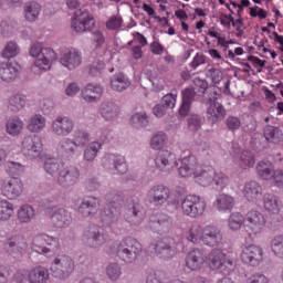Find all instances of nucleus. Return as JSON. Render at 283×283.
<instances>
[{"mask_svg":"<svg viewBox=\"0 0 283 283\" xmlns=\"http://www.w3.org/2000/svg\"><path fill=\"white\" fill-rule=\"evenodd\" d=\"M208 266L212 271H218L221 275H231L235 271V262L222 249L211 250L208 254Z\"/></svg>","mask_w":283,"mask_h":283,"instance_id":"obj_5","label":"nucleus"},{"mask_svg":"<svg viewBox=\"0 0 283 283\" xmlns=\"http://www.w3.org/2000/svg\"><path fill=\"white\" fill-rule=\"evenodd\" d=\"M149 249H154L156 255L161 260H171L174 258L176 251L171 249V245L165 241H158L156 243H151Z\"/></svg>","mask_w":283,"mask_h":283,"instance_id":"obj_36","label":"nucleus"},{"mask_svg":"<svg viewBox=\"0 0 283 283\" xmlns=\"http://www.w3.org/2000/svg\"><path fill=\"white\" fill-rule=\"evenodd\" d=\"M196 96H198V94L193 87H186L181 91V101L185 103H190L192 105L196 101Z\"/></svg>","mask_w":283,"mask_h":283,"instance_id":"obj_62","label":"nucleus"},{"mask_svg":"<svg viewBox=\"0 0 283 283\" xmlns=\"http://www.w3.org/2000/svg\"><path fill=\"white\" fill-rule=\"evenodd\" d=\"M59 249H61L59 238L48 233L38 234L32 242V251L39 253V255H50V253H54Z\"/></svg>","mask_w":283,"mask_h":283,"instance_id":"obj_8","label":"nucleus"},{"mask_svg":"<svg viewBox=\"0 0 283 283\" xmlns=\"http://www.w3.org/2000/svg\"><path fill=\"white\" fill-rule=\"evenodd\" d=\"M145 218V208H143L140 203H133L124 212V220H126V222L130 224V227H138L143 224Z\"/></svg>","mask_w":283,"mask_h":283,"instance_id":"obj_21","label":"nucleus"},{"mask_svg":"<svg viewBox=\"0 0 283 283\" xmlns=\"http://www.w3.org/2000/svg\"><path fill=\"white\" fill-rule=\"evenodd\" d=\"M52 132L55 136H70L74 132V120L67 116H57L52 122Z\"/></svg>","mask_w":283,"mask_h":283,"instance_id":"obj_24","label":"nucleus"},{"mask_svg":"<svg viewBox=\"0 0 283 283\" xmlns=\"http://www.w3.org/2000/svg\"><path fill=\"white\" fill-rule=\"evenodd\" d=\"M22 154L29 160H36L43 154V142L38 135L27 136L22 140Z\"/></svg>","mask_w":283,"mask_h":283,"instance_id":"obj_12","label":"nucleus"},{"mask_svg":"<svg viewBox=\"0 0 283 283\" xmlns=\"http://www.w3.org/2000/svg\"><path fill=\"white\" fill-rule=\"evenodd\" d=\"M46 123H48V120L45 119V117L43 115L35 114L30 117L27 127L32 134H41V132H43L45 129Z\"/></svg>","mask_w":283,"mask_h":283,"instance_id":"obj_43","label":"nucleus"},{"mask_svg":"<svg viewBox=\"0 0 283 283\" xmlns=\"http://www.w3.org/2000/svg\"><path fill=\"white\" fill-rule=\"evenodd\" d=\"M263 136L266 143H277L282 138V130L277 126L266 125L263 128Z\"/></svg>","mask_w":283,"mask_h":283,"instance_id":"obj_51","label":"nucleus"},{"mask_svg":"<svg viewBox=\"0 0 283 283\" xmlns=\"http://www.w3.org/2000/svg\"><path fill=\"white\" fill-rule=\"evenodd\" d=\"M43 167H44V171L49 174V176H55V174H57L59 176V171H61V169L65 167V164L61 163L56 158L51 157L44 160Z\"/></svg>","mask_w":283,"mask_h":283,"instance_id":"obj_48","label":"nucleus"},{"mask_svg":"<svg viewBox=\"0 0 283 283\" xmlns=\"http://www.w3.org/2000/svg\"><path fill=\"white\" fill-rule=\"evenodd\" d=\"M105 232L98 226H90L82 235V242L90 249H98L105 243Z\"/></svg>","mask_w":283,"mask_h":283,"instance_id":"obj_13","label":"nucleus"},{"mask_svg":"<svg viewBox=\"0 0 283 283\" xmlns=\"http://www.w3.org/2000/svg\"><path fill=\"white\" fill-rule=\"evenodd\" d=\"M203 231L200 224H193L185 232V238L191 244H200L202 242Z\"/></svg>","mask_w":283,"mask_h":283,"instance_id":"obj_45","label":"nucleus"},{"mask_svg":"<svg viewBox=\"0 0 283 283\" xmlns=\"http://www.w3.org/2000/svg\"><path fill=\"white\" fill-rule=\"evenodd\" d=\"M240 260L247 266H260L264 262V249L258 244H245L241 249Z\"/></svg>","mask_w":283,"mask_h":283,"instance_id":"obj_10","label":"nucleus"},{"mask_svg":"<svg viewBox=\"0 0 283 283\" xmlns=\"http://www.w3.org/2000/svg\"><path fill=\"white\" fill-rule=\"evenodd\" d=\"M146 283H169V279L167 277V273L163 271H155L148 273Z\"/></svg>","mask_w":283,"mask_h":283,"instance_id":"obj_59","label":"nucleus"},{"mask_svg":"<svg viewBox=\"0 0 283 283\" xmlns=\"http://www.w3.org/2000/svg\"><path fill=\"white\" fill-rule=\"evenodd\" d=\"M4 249L10 255H13V258H19V255H23V252L28 249V242H25V238L22 235H13L4 243Z\"/></svg>","mask_w":283,"mask_h":283,"instance_id":"obj_27","label":"nucleus"},{"mask_svg":"<svg viewBox=\"0 0 283 283\" xmlns=\"http://www.w3.org/2000/svg\"><path fill=\"white\" fill-rule=\"evenodd\" d=\"M22 107H25V96L15 94L9 98L8 108L11 112H21Z\"/></svg>","mask_w":283,"mask_h":283,"instance_id":"obj_55","label":"nucleus"},{"mask_svg":"<svg viewBox=\"0 0 283 283\" xmlns=\"http://www.w3.org/2000/svg\"><path fill=\"white\" fill-rule=\"evenodd\" d=\"M34 216H36V210H34L32 205L25 203L18 209V220L21 224L32 222V220H34Z\"/></svg>","mask_w":283,"mask_h":283,"instance_id":"obj_44","label":"nucleus"},{"mask_svg":"<svg viewBox=\"0 0 283 283\" xmlns=\"http://www.w3.org/2000/svg\"><path fill=\"white\" fill-rule=\"evenodd\" d=\"M202 123H205V118L198 114H191L188 117V127L190 132H198L202 127Z\"/></svg>","mask_w":283,"mask_h":283,"instance_id":"obj_60","label":"nucleus"},{"mask_svg":"<svg viewBox=\"0 0 283 283\" xmlns=\"http://www.w3.org/2000/svg\"><path fill=\"white\" fill-rule=\"evenodd\" d=\"M104 200L107 205L101 214V220L104 227H109L115 222H118L120 218V202L125 200V192L122 190L111 189L104 195Z\"/></svg>","mask_w":283,"mask_h":283,"instance_id":"obj_1","label":"nucleus"},{"mask_svg":"<svg viewBox=\"0 0 283 283\" xmlns=\"http://www.w3.org/2000/svg\"><path fill=\"white\" fill-rule=\"evenodd\" d=\"M207 256L205 255V250L196 248L186 254V269L189 271H200L205 266Z\"/></svg>","mask_w":283,"mask_h":283,"instance_id":"obj_22","label":"nucleus"},{"mask_svg":"<svg viewBox=\"0 0 283 283\" xmlns=\"http://www.w3.org/2000/svg\"><path fill=\"white\" fill-rule=\"evenodd\" d=\"M19 76V66L13 64L12 62H2L0 64V78L3 83H12V81H17Z\"/></svg>","mask_w":283,"mask_h":283,"instance_id":"obj_32","label":"nucleus"},{"mask_svg":"<svg viewBox=\"0 0 283 283\" xmlns=\"http://www.w3.org/2000/svg\"><path fill=\"white\" fill-rule=\"evenodd\" d=\"M264 227H266V218H264L262 212L250 210L245 214L244 231L248 233L249 238H258V235L264 231Z\"/></svg>","mask_w":283,"mask_h":283,"instance_id":"obj_9","label":"nucleus"},{"mask_svg":"<svg viewBox=\"0 0 283 283\" xmlns=\"http://www.w3.org/2000/svg\"><path fill=\"white\" fill-rule=\"evenodd\" d=\"M169 187L158 184L148 189L146 198L149 205L161 209V207H165L169 202Z\"/></svg>","mask_w":283,"mask_h":283,"instance_id":"obj_11","label":"nucleus"},{"mask_svg":"<svg viewBox=\"0 0 283 283\" xmlns=\"http://www.w3.org/2000/svg\"><path fill=\"white\" fill-rule=\"evenodd\" d=\"M51 222L56 229H67L72 224V212L64 208H59L51 214Z\"/></svg>","mask_w":283,"mask_h":283,"instance_id":"obj_28","label":"nucleus"},{"mask_svg":"<svg viewBox=\"0 0 283 283\" xmlns=\"http://www.w3.org/2000/svg\"><path fill=\"white\" fill-rule=\"evenodd\" d=\"M102 165L108 171H117V174H127V163L125 157L116 154H107L102 159Z\"/></svg>","mask_w":283,"mask_h":283,"instance_id":"obj_20","label":"nucleus"},{"mask_svg":"<svg viewBox=\"0 0 283 283\" xmlns=\"http://www.w3.org/2000/svg\"><path fill=\"white\" fill-rule=\"evenodd\" d=\"M242 195L248 202H258L262 199V186L258 181H248L243 186Z\"/></svg>","mask_w":283,"mask_h":283,"instance_id":"obj_30","label":"nucleus"},{"mask_svg":"<svg viewBox=\"0 0 283 283\" xmlns=\"http://www.w3.org/2000/svg\"><path fill=\"white\" fill-rule=\"evenodd\" d=\"M207 114L211 123H219L227 116V109L218 102V97H210L208 101Z\"/></svg>","mask_w":283,"mask_h":283,"instance_id":"obj_29","label":"nucleus"},{"mask_svg":"<svg viewBox=\"0 0 283 283\" xmlns=\"http://www.w3.org/2000/svg\"><path fill=\"white\" fill-rule=\"evenodd\" d=\"M234 163L241 169H252V167H255V155L251 150H243L234 156Z\"/></svg>","mask_w":283,"mask_h":283,"instance_id":"obj_37","label":"nucleus"},{"mask_svg":"<svg viewBox=\"0 0 283 283\" xmlns=\"http://www.w3.org/2000/svg\"><path fill=\"white\" fill-rule=\"evenodd\" d=\"M23 119H21L19 116H13L7 120L6 124V132L9 134V136L17 137L21 132H23L24 127Z\"/></svg>","mask_w":283,"mask_h":283,"instance_id":"obj_42","label":"nucleus"},{"mask_svg":"<svg viewBox=\"0 0 283 283\" xmlns=\"http://www.w3.org/2000/svg\"><path fill=\"white\" fill-rule=\"evenodd\" d=\"M222 230L214 226H208L203 229L202 241L206 247H220L222 244Z\"/></svg>","mask_w":283,"mask_h":283,"instance_id":"obj_25","label":"nucleus"},{"mask_svg":"<svg viewBox=\"0 0 283 283\" xmlns=\"http://www.w3.org/2000/svg\"><path fill=\"white\" fill-rule=\"evenodd\" d=\"M60 63L63 67H66V70L72 71L76 70V67L83 63V60L78 51L75 49H66L61 54Z\"/></svg>","mask_w":283,"mask_h":283,"instance_id":"obj_26","label":"nucleus"},{"mask_svg":"<svg viewBox=\"0 0 283 283\" xmlns=\"http://www.w3.org/2000/svg\"><path fill=\"white\" fill-rule=\"evenodd\" d=\"M195 181L200 187H211L216 185L217 189H224L229 185V177L222 171H216L213 166H202L197 168Z\"/></svg>","mask_w":283,"mask_h":283,"instance_id":"obj_3","label":"nucleus"},{"mask_svg":"<svg viewBox=\"0 0 283 283\" xmlns=\"http://www.w3.org/2000/svg\"><path fill=\"white\" fill-rule=\"evenodd\" d=\"M205 211H207V201L200 196L190 195L182 201L181 212L192 220L205 216Z\"/></svg>","mask_w":283,"mask_h":283,"instance_id":"obj_7","label":"nucleus"},{"mask_svg":"<svg viewBox=\"0 0 283 283\" xmlns=\"http://www.w3.org/2000/svg\"><path fill=\"white\" fill-rule=\"evenodd\" d=\"M198 171V158L191 154V150H185L181 155V166L178 174L181 178H196Z\"/></svg>","mask_w":283,"mask_h":283,"instance_id":"obj_16","label":"nucleus"},{"mask_svg":"<svg viewBox=\"0 0 283 283\" xmlns=\"http://www.w3.org/2000/svg\"><path fill=\"white\" fill-rule=\"evenodd\" d=\"M155 166L159 171L169 174L178 168V157L169 150H159L155 156Z\"/></svg>","mask_w":283,"mask_h":283,"instance_id":"obj_14","label":"nucleus"},{"mask_svg":"<svg viewBox=\"0 0 283 283\" xmlns=\"http://www.w3.org/2000/svg\"><path fill=\"white\" fill-rule=\"evenodd\" d=\"M29 54L35 59L33 67H38L40 72H48L52 67V62L56 61V52L51 48H43L41 42L31 45Z\"/></svg>","mask_w":283,"mask_h":283,"instance_id":"obj_4","label":"nucleus"},{"mask_svg":"<svg viewBox=\"0 0 283 283\" xmlns=\"http://www.w3.org/2000/svg\"><path fill=\"white\" fill-rule=\"evenodd\" d=\"M59 149L66 158H74L78 154V144L66 137L59 143Z\"/></svg>","mask_w":283,"mask_h":283,"instance_id":"obj_39","label":"nucleus"},{"mask_svg":"<svg viewBox=\"0 0 283 283\" xmlns=\"http://www.w3.org/2000/svg\"><path fill=\"white\" fill-rule=\"evenodd\" d=\"M106 275L111 282H118L123 275V268L117 262H112L106 266Z\"/></svg>","mask_w":283,"mask_h":283,"instance_id":"obj_53","label":"nucleus"},{"mask_svg":"<svg viewBox=\"0 0 283 283\" xmlns=\"http://www.w3.org/2000/svg\"><path fill=\"white\" fill-rule=\"evenodd\" d=\"M213 207L220 213H229L235 207V199L227 193H221L213 202Z\"/></svg>","mask_w":283,"mask_h":283,"instance_id":"obj_34","label":"nucleus"},{"mask_svg":"<svg viewBox=\"0 0 283 283\" xmlns=\"http://www.w3.org/2000/svg\"><path fill=\"white\" fill-rule=\"evenodd\" d=\"M270 247H271L272 253H274L276 258H280L281 260H283V234L275 235L270 241Z\"/></svg>","mask_w":283,"mask_h":283,"instance_id":"obj_54","label":"nucleus"},{"mask_svg":"<svg viewBox=\"0 0 283 283\" xmlns=\"http://www.w3.org/2000/svg\"><path fill=\"white\" fill-rule=\"evenodd\" d=\"M99 114L104 120H114L118 116V105L114 102H103L99 106Z\"/></svg>","mask_w":283,"mask_h":283,"instance_id":"obj_40","label":"nucleus"},{"mask_svg":"<svg viewBox=\"0 0 283 283\" xmlns=\"http://www.w3.org/2000/svg\"><path fill=\"white\" fill-rule=\"evenodd\" d=\"M167 143V134L164 132H158L155 134L150 139V147L151 149L158 150L163 149Z\"/></svg>","mask_w":283,"mask_h":283,"instance_id":"obj_58","label":"nucleus"},{"mask_svg":"<svg viewBox=\"0 0 283 283\" xmlns=\"http://www.w3.org/2000/svg\"><path fill=\"white\" fill-rule=\"evenodd\" d=\"M130 123L133 127H136V129H140L149 125V117L147 116V113H135L130 117Z\"/></svg>","mask_w":283,"mask_h":283,"instance_id":"obj_56","label":"nucleus"},{"mask_svg":"<svg viewBox=\"0 0 283 283\" xmlns=\"http://www.w3.org/2000/svg\"><path fill=\"white\" fill-rule=\"evenodd\" d=\"M129 85H132V82L125 73H117L111 78V87L114 92H125Z\"/></svg>","mask_w":283,"mask_h":283,"instance_id":"obj_41","label":"nucleus"},{"mask_svg":"<svg viewBox=\"0 0 283 283\" xmlns=\"http://www.w3.org/2000/svg\"><path fill=\"white\" fill-rule=\"evenodd\" d=\"M14 216V205L8 200L0 201V221L8 222Z\"/></svg>","mask_w":283,"mask_h":283,"instance_id":"obj_52","label":"nucleus"},{"mask_svg":"<svg viewBox=\"0 0 283 283\" xmlns=\"http://www.w3.org/2000/svg\"><path fill=\"white\" fill-rule=\"evenodd\" d=\"M245 226V217L240 212H232L228 219V227L230 231H240V229H244Z\"/></svg>","mask_w":283,"mask_h":283,"instance_id":"obj_50","label":"nucleus"},{"mask_svg":"<svg viewBox=\"0 0 283 283\" xmlns=\"http://www.w3.org/2000/svg\"><path fill=\"white\" fill-rule=\"evenodd\" d=\"M186 199L187 197H185V189L176 188L172 191L169 190V199L167 205H171L175 207V209H180L182 208V202H185Z\"/></svg>","mask_w":283,"mask_h":283,"instance_id":"obj_46","label":"nucleus"},{"mask_svg":"<svg viewBox=\"0 0 283 283\" xmlns=\"http://www.w3.org/2000/svg\"><path fill=\"white\" fill-rule=\"evenodd\" d=\"M102 147H103V144H101L98 142H92L84 149V155H83L84 160H86V163H94V160H96V157L98 156V151H101Z\"/></svg>","mask_w":283,"mask_h":283,"instance_id":"obj_49","label":"nucleus"},{"mask_svg":"<svg viewBox=\"0 0 283 283\" xmlns=\"http://www.w3.org/2000/svg\"><path fill=\"white\" fill-rule=\"evenodd\" d=\"M103 86L96 83H90L82 91V98L86 101V103H96L99 101L101 96H103Z\"/></svg>","mask_w":283,"mask_h":283,"instance_id":"obj_33","label":"nucleus"},{"mask_svg":"<svg viewBox=\"0 0 283 283\" xmlns=\"http://www.w3.org/2000/svg\"><path fill=\"white\" fill-rule=\"evenodd\" d=\"M7 174H10V176H19L23 174V169H25L24 166L21 165V163L17 161H9L6 166Z\"/></svg>","mask_w":283,"mask_h":283,"instance_id":"obj_61","label":"nucleus"},{"mask_svg":"<svg viewBox=\"0 0 283 283\" xmlns=\"http://www.w3.org/2000/svg\"><path fill=\"white\" fill-rule=\"evenodd\" d=\"M123 25V18L113 15L106 21V28L108 30H118Z\"/></svg>","mask_w":283,"mask_h":283,"instance_id":"obj_64","label":"nucleus"},{"mask_svg":"<svg viewBox=\"0 0 283 283\" xmlns=\"http://www.w3.org/2000/svg\"><path fill=\"white\" fill-rule=\"evenodd\" d=\"M148 229L153 233H167L171 229V218L163 212L154 213L149 217Z\"/></svg>","mask_w":283,"mask_h":283,"instance_id":"obj_19","label":"nucleus"},{"mask_svg":"<svg viewBox=\"0 0 283 283\" xmlns=\"http://www.w3.org/2000/svg\"><path fill=\"white\" fill-rule=\"evenodd\" d=\"M143 254V243L134 237H124L115 245V255L124 264H134Z\"/></svg>","mask_w":283,"mask_h":283,"instance_id":"obj_2","label":"nucleus"},{"mask_svg":"<svg viewBox=\"0 0 283 283\" xmlns=\"http://www.w3.org/2000/svg\"><path fill=\"white\" fill-rule=\"evenodd\" d=\"M105 70V63L103 61H95L88 66V74L92 76H101V72Z\"/></svg>","mask_w":283,"mask_h":283,"instance_id":"obj_63","label":"nucleus"},{"mask_svg":"<svg viewBox=\"0 0 283 283\" xmlns=\"http://www.w3.org/2000/svg\"><path fill=\"white\" fill-rule=\"evenodd\" d=\"M39 14H41V4L39 2H29L24 7V17L27 21L30 23L34 22L36 19H39Z\"/></svg>","mask_w":283,"mask_h":283,"instance_id":"obj_47","label":"nucleus"},{"mask_svg":"<svg viewBox=\"0 0 283 283\" xmlns=\"http://www.w3.org/2000/svg\"><path fill=\"white\" fill-rule=\"evenodd\" d=\"M75 20L72 21V28L77 34H83L94 28V17L87 9H78L74 12Z\"/></svg>","mask_w":283,"mask_h":283,"instance_id":"obj_15","label":"nucleus"},{"mask_svg":"<svg viewBox=\"0 0 283 283\" xmlns=\"http://www.w3.org/2000/svg\"><path fill=\"white\" fill-rule=\"evenodd\" d=\"M23 181L17 177H12L1 185V193L8 200H17V198L23 196Z\"/></svg>","mask_w":283,"mask_h":283,"instance_id":"obj_18","label":"nucleus"},{"mask_svg":"<svg viewBox=\"0 0 283 283\" xmlns=\"http://www.w3.org/2000/svg\"><path fill=\"white\" fill-rule=\"evenodd\" d=\"M19 52H21V49H19V44L17 42H9L4 46L2 51V59H7L10 61V59H14V56H18Z\"/></svg>","mask_w":283,"mask_h":283,"instance_id":"obj_57","label":"nucleus"},{"mask_svg":"<svg viewBox=\"0 0 283 283\" xmlns=\"http://www.w3.org/2000/svg\"><path fill=\"white\" fill-rule=\"evenodd\" d=\"M78 178H81V170L76 166H64L59 171L57 185L62 189H70V187H74L78 182Z\"/></svg>","mask_w":283,"mask_h":283,"instance_id":"obj_17","label":"nucleus"},{"mask_svg":"<svg viewBox=\"0 0 283 283\" xmlns=\"http://www.w3.org/2000/svg\"><path fill=\"white\" fill-rule=\"evenodd\" d=\"M99 207L101 201H98V198L87 196L81 200L76 211L80 216H82V218H92V216H95V213L98 211Z\"/></svg>","mask_w":283,"mask_h":283,"instance_id":"obj_23","label":"nucleus"},{"mask_svg":"<svg viewBox=\"0 0 283 283\" xmlns=\"http://www.w3.org/2000/svg\"><path fill=\"white\" fill-rule=\"evenodd\" d=\"M263 208L269 213L277 216L282 211L283 203L282 199L273 193H265L263 196Z\"/></svg>","mask_w":283,"mask_h":283,"instance_id":"obj_31","label":"nucleus"},{"mask_svg":"<svg viewBox=\"0 0 283 283\" xmlns=\"http://www.w3.org/2000/svg\"><path fill=\"white\" fill-rule=\"evenodd\" d=\"M50 269L53 277H56L57 280H67V277L74 273L76 265L70 255L60 254L52 261Z\"/></svg>","mask_w":283,"mask_h":283,"instance_id":"obj_6","label":"nucleus"},{"mask_svg":"<svg viewBox=\"0 0 283 283\" xmlns=\"http://www.w3.org/2000/svg\"><path fill=\"white\" fill-rule=\"evenodd\" d=\"M256 174L261 180H273L275 174V165L270 160H262L256 164Z\"/></svg>","mask_w":283,"mask_h":283,"instance_id":"obj_38","label":"nucleus"},{"mask_svg":"<svg viewBox=\"0 0 283 283\" xmlns=\"http://www.w3.org/2000/svg\"><path fill=\"white\" fill-rule=\"evenodd\" d=\"M48 280H50V270L45 266L38 265L28 272L30 283H48Z\"/></svg>","mask_w":283,"mask_h":283,"instance_id":"obj_35","label":"nucleus"}]
</instances>
